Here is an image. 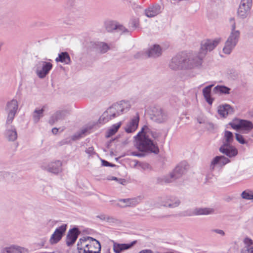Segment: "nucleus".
<instances>
[{"label": "nucleus", "instance_id": "f257e3e1", "mask_svg": "<svg viewBox=\"0 0 253 253\" xmlns=\"http://www.w3.org/2000/svg\"><path fill=\"white\" fill-rule=\"evenodd\" d=\"M135 147L142 152H150L155 154L159 153V149L156 142L152 141L144 132L140 131L135 136Z\"/></svg>", "mask_w": 253, "mask_h": 253}, {"label": "nucleus", "instance_id": "f03ea898", "mask_svg": "<svg viewBox=\"0 0 253 253\" xmlns=\"http://www.w3.org/2000/svg\"><path fill=\"white\" fill-rule=\"evenodd\" d=\"M131 107L129 101L122 100L119 103L114 104L103 113L100 118V121L108 122L119 115L127 112Z\"/></svg>", "mask_w": 253, "mask_h": 253}, {"label": "nucleus", "instance_id": "7ed1b4c3", "mask_svg": "<svg viewBox=\"0 0 253 253\" xmlns=\"http://www.w3.org/2000/svg\"><path fill=\"white\" fill-rule=\"evenodd\" d=\"M232 23L231 32L226 40L225 45L223 48V51L225 54H229L237 44L240 38V33L239 30H236V25L233 18L230 19Z\"/></svg>", "mask_w": 253, "mask_h": 253}, {"label": "nucleus", "instance_id": "20e7f679", "mask_svg": "<svg viewBox=\"0 0 253 253\" xmlns=\"http://www.w3.org/2000/svg\"><path fill=\"white\" fill-rule=\"evenodd\" d=\"M183 69H191L202 64V57L193 53H181Z\"/></svg>", "mask_w": 253, "mask_h": 253}, {"label": "nucleus", "instance_id": "39448f33", "mask_svg": "<svg viewBox=\"0 0 253 253\" xmlns=\"http://www.w3.org/2000/svg\"><path fill=\"white\" fill-rule=\"evenodd\" d=\"M149 115L150 119L157 124H165L169 119L167 111L159 106H153L150 108Z\"/></svg>", "mask_w": 253, "mask_h": 253}, {"label": "nucleus", "instance_id": "423d86ee", "mask_svg": "<svg viewBox=\"0 0 253 253\" xmlns=\"http://www.w3.org/2000/svg\"><path fill=\"white\" fill-rule=\"evenodd\" d=\"M189 168V166L185 162L180 163L173 170V171L168 176L163 178V181L165 183H170L174 180L180 177L185 173Z\"/></svg>", "mask_w": 253, "mask_h": 253}, {"label": "nucleus", "instance_id": "0eeeda50", "mask_svg": "<svg viewBox=\"0 0 253 253\" xmlns=\"http://www.w3.org/2000/svg\"><path fill=\"white\" fill-rule=\"evenodd\" d=\"M34 68L38 77L43 79L52 68V64L50 62L40 61L36 63Z\"/></svg>", "mask_w": 253, "mask_h": 253}, {"label": "nucleus", "instance_id": "6e6552de", "mask_svg": "<svg viewBox=\"0 0 253 253\" xmlns=\"http://www.w3.org/2000/svg\"><path fill=\"white\" fill-rule=\"evenodd\" d=\"M220 40L216 39L214 40H207L202 42L201 48L198 54L202 59L205 57L207 52L213 50L219 43Z\"/></svg>", "mask_w": 253, "mask_h": 253}, {"label": "nucleus", "instance_id": "1a4fd4ad", "mask_svg": "<svg viewBox=\"0 0 253 253\" xmlns=\"http://www.w3.org/2000/svg\"><path fill=\"white\" fill-rule=\"evenodd\" d=\"M67 229V225L63 224L57 228L50 239V243L53 245L57 243L62 238Z\"/></svg>", "mask_w": 253, "mask_h": 253}, {"label": "nucleus", "instance_id": "9d476101", "mask_svg": "<svg viewBox=\"0 0 253 253\" xmlns=\"http://www.w3.org/2000/svg\"><path fill=\"white\" fill-rule=\"evenodd\" d=\"M252 5V0H242L238 10V16L242 18L246 17L247 13Z\"/></svg>", "mask_w": 253, "mask_h": 253}, {"label": "nucleus", "instance_id": "9b49d317", "mask_svg": "<svg viewBox=\"0 0 253 253\" xmlns=\"http://www.w3.org/2000/svg\"><path fill=\"white\" fill-rule=\"evenodd\" d=\"M80 233V231L77 227L70 229L66 236L67 245L69 247L72 246L75 243Z\"/></svg>", "mask_w": 253, "mask_h": 253}, {"label": "nucleus", "instance_id": "f8f14e48", "mask_svg": "<svg viewBox=\"0 0 253 253\" xmlns=\"http://www.w3.org/2000/svg\"><path fill=\"white\" fill-rule=\"evenodd\" d=\"M62 163L60 161L51 162L48 165H43L42 168L48 171L57 174L61 171Z\"/></svg>", "mask_w": 253, "mask_h": 253}, {"label": "nucleus", "instance_id": "ddd939ff", "mask_svg": "<svg viewBox=\"0 0 253 253\" xmlns=\"http://www.w3.org/2000/svg\"><path fill=\"white\" fill-rule=\"evenodd\" d=\"M219 151L230 158L235 157L238 154V150L232 145H222L219 148Z\"/></svg>", "mask_w": 253, "mask_h": 253}, {"label": "nucleus", "instance_id": "4468645a", "mask_svg": "<svg viewBox=\"0 0 253 253\" xmlns=\"http://www.w3.org/2000/svg\"><path fill=\"white\" fill-rule=\"evenodd\" d=\"M85 246V249H84L83 253H100L101 246L99 241L86 243Z\"/></svg>", "mask_w": 253, "mask_h": 253}, {"label": "nucleus", "instance_id": "2eb2a0df", "mask_svg": "<svg viewBox=\"0 0 253 253\" xmlns=\"http://www.w3.org/2000/svg\"><path fill=\"white\" fill-rule=\"evenodd\" d=\"M214 210L212 208H195L190 210L189 215H206L213 214Z\"/></svg>", "mask_w": 253, "mask_h": 253}, {"label": "nucleus", "instance_id": "dca6fc26", "mask_svg": "<svg viewBox=\"0 0 253 253\" xmlns=\"http://www.w3.org/2000/svg\"><path fill=\"white\" fill-rule=\"evenodd\" d=\"M139 121V116L138 113H136L127 124L125 127V130L127 133L134 132L138 127Z\"/></svg>", "mask_w": 253, "mask_h": 253}, {"label": "nucleus", "instance_id": "f3484780", "mask_svg": "<svg viewBox=\"0 0 253 253\" xmlns=\"http://www.w3.org/2000/svg\"><path fill=\"white\" fill-rule=\"evenodd\" d=\"M181 54H179L173 57L169 63V67L173 70L182 69Z\"/></svg>", "mask_w": 253, "mask_h": 253}, {"label": "nucleus", "instance_id": "a211bd4d", "mask_svg": "<svg viewBox=\"0 0 253 253\" xmlns=\"http://www.w3.org/2000/svg\"><path fill=\"white\" fill-rule=\"evenodd\" d=\"M4 136L9 141H14L16 140L17 133L14 126H6Z\"/></svg>", "mask_w": 253, "mask_h": 253}, {"label": "nucleus", "instance_id": "6ab92c4d", "mask_svg": "<svg viewBox=\"0 0 253 253\" xmlns=\"http://www.w3.org/2000/svg\"><path fill=\"white\" fill-rule=\"evenodd\" d=\"M230 160L223 156H216L211 162L210 169H214L215 166H222L228 163Z\"/></svg>", "mask_w": 253, "mask_h": 253}, {"label": "nucleus", "instance_id": "aec40b11", "mask_svg": "<svg viewBox=\"0 0 253 253\" xmlns=\"http://www.w3.org/2000/svg\"><path fill=\"white\" fill-rule=\"evenodd\" d=\"M136 243V241H133L129 244H119L114 243L113 250L115 253H121L122 251L131 248Z\"/></svg>", "mask_w": 253, "mask_h": 253}, {"label": "nucleus", "instance_id": "412c9836", "mask_svg": "<svg viewBox=\"0 0 253 253\" xmlns=\"http://www.w3.org/2000/svg\"><path fill=\"white\" fill-rule=\"evenodd\" d=\"M161 6L158 4L149 7L145 10V15L149 17H154L161 13Z\"/></svg>", "mask_w": 253, "mask_h": 253}, {"label": "nucleus", "instance_id": "4be33fe9", "mask_svg": "<svg viewBox=\"0 0 253 253\" xmlns=\"http://www.w3.org/2000/svg\"><path fill=\"white\" fill-rule=\"evenodd\" d=\"M146 54L149 57H158L162 54V49L159 45L154 44L146 51Z\"/></svg>", "mask_w": 253, "mask_h": 253}, {"label": "nucleus", "instance_id": "5701e85b", "mask_svg": "<svg viewBox=\"0 0 253 253\" xmlns=\"http://www.w3.org/2000/svg\"><path fill=\"white\" fill-rule=\"evenodd\" d=\"M233 109L229 104L219 106L218 108V114L222 117H226L229 114H232Z\"/></svg>", "mask_w": 253, "mask_h": 253}, {"label": "nucleus", "instance_id": "b1692460", "mask_svg": "<svg viewBox=\"0 0 253 253\" xmlns=\"http://www.w3.org/2000/svg\"><path fill=\"white\" fill-rule=\"evenodd\" d=\"M68 114L69 112L67 110L57 111L52 116L49 122L50 123L53 124L59 120H63Z\"/></svg>", "mask_w": 253, "mask_h": 253}, {"label": "nucleus", "instance_id": "393cba45", "mask_svg": "<svg viewBox=\"0 0 253 253\" xmlns=\"http://www.w3.org/2000/svg\"><path fill=\"white\" fill-rule=\"evenodd\" d=\"M253 128V124L252 122L242 119L239 130L242 131L244 133H248Z\"/></svg>", "mask_w": 253, "mask_h": 253}, {"label": "nucleus", "instance_id": "a878e982", "mask_svg": "<svg viewBox=\"0 0 253 253\" xmlns=\"http://www.w3.org/2000/svg\"><path fill=\"white\" fill-rule=\"evenodd\" d=\"M142 132H144L149 138H150V136H151L154 139L155 141H158L159 138L161 136V133L152 130L147 126H144L142 128Z\"/></svg>", "mask_w": 253, "mask_h": 253}, {"label": "nucleus", "instance_id": "bb28decb", "mask_svg": "<svg viewBox=\"0 0 253 253\" xmlns=\"http://www.w3.org/2000/svg\"><path fill=\"white\" fill-rule=\"evenodd\" d=\"M57 62L63 63L65 64H70L71 60L69 54L67 52H62L58 54L55 59Z\"/></svg>", "mask_w": 253, "mask_h": 253}, {"label": "nucleus", "instance_id": "cd10ccee", "mask_svg": "<svg viewBox=\"0 0 253 253\" xmlns=\"http://www.w3.org/2000/svg\"><path fill=\"white\" fill-rule=\"evenodd\" d=\"M18 104L17 101L15 99H12L7 103L6 107V112H12L16 114L18 109Z\"/></svg>", "mask_w": 253, "mask_h": 253}, {"label": "nucleus", "instance_id": "c85d7f7f", "mask_svg": "<svg viewBox=\"0 0 253 253\" xmlns=\"http://www.w3.org/2000/svg\"><path fill=\"white\" fill-rule=\"evenodd\" d=\"M141 201V197H138L130 199H120L119 201L125 204V206H134L137 205Z\"/></svg>", "mask_w": 253, "mask_h": 253}, {"label": "nucleus", "instance_id": "c756f323", "mask_svg": "<svg viewBox=\"0 0 253 253\" xmlns=\"http://www.w3.org/2000/svg\"><path fill=\"white\" fill-rule=\"evenodd\" d=\"M233 141L234 135L233 133L231 131L225 130L224 132L222 145H232L231 144Z\"/></svg>", "mask_w": 253, "mask_h": 253}, {"label": "nucleus", "instance_id": "7c9ffc66", "mask_svg": "<svg viewBox=\"0 0 253 253\" xmlns=\"http://www.w3.org/2000/svg\"><path fill=\"white\" fill-rule=\"evenodd\" d=\"M212 84L208 85L203 89V94L206 101L211 105L213 101V99L211 96V88Z\"/></svg>", "mask_w": 253, "mask_h": 253}, {"label": "nucleus", "instance_id": "2f4dec72", "mask_svg": "<svg viewBox=\"0 0 253 253\" xmlns=\"http://www.w3.org/2000/svg\"><path fill=\"white\" fill-rule=\"evenodd\" d=\"M230 88L224 85H216L213 88L215 93L228 94L230 93Z\"/></svg>", "mask_w": 253, "mask_h": 253}, {"label": "nucleus", "instance_id": "473e14b6", "mask_svg": "<svg viewBox=\"0 0 253 253\" xmlns=\"http://www.w3.org/2000/svg\"><path fill=\"white\" fill-rule=\"evenodd\" d=\"M22 248H15L14 246H12L2 249L0 253H22Z\"/></svg>", "mask_w": 253, "mask_h": 253}, {"label": "nucleus", "instance_id": "72a5a7b5", "mask_svg": "<svg viewBox=\"0 0 253 253\" xmlns=\"http://www.w3.org/2000/svg\"><path fill=\"white\" fill-rule=\"evenodd\" d=\"M44 107H43L42 108L40 109H36L35 110V111L33 112V121L35 123H38L40 119L43 117V112H44Z\"/></svg>", "mask_w": 253, "mask_h": 253}, {"label": "nucleus", "instance_id": "f704fd0d", "mask_svg": "<svg viewBox=\"0 0 253 253\" xmlns=\"http://www.w3.org/2000/svg\"><path fill=\"white\" fill-rule=\"evenodd\" d=\"M180 201L176 199L174 202H169V201H165L162 200L161 206L164 207H168L170 208H174L178 207L180 204Z\"/></svg>", "mask_w": 253, "mask_h": 253}, {"label": "nucleus", "instance_id": "c9c22d12", "mask_svg": "<svg viewBox=\"0 0 253 253\" xmlns=\"http://www.w3.org/2000/svg\"><path fill=\"white\" fill-rule=\"evenodd\" d=\"M96 48L101 53H105L109 49L108 45L103 42H97L96 43Z\"/></svg>", "mask_w": 253, "mask_h": 253}, {"label": "nucleus", "instance_id": "e433bc0d", "mask_svg": "<svg viewBox=\"0 0 253 253\" xmlns=\"http://www.w3.org/2000/svg\"><path fill=\"white\" fill-rule=\"evenodd\" d=\"M87 131V128H84L81 129L80 131L77 132L72 136V139L74 141L79 139L83 137Z\"/></svg>", "mask_w": 253, "mask_h": 253}, {"label": "nucleus", "instance_id": "4c0bfd02", "mask_svg": "<svg viewBox=\"0 0 253 253\" xmlns=\"http://www.w3.org/2000/svg\"><path fill=\"white\" fill-rule=\"evenodd\" d=\"M242 119H235L232 122L229 123V125L231 126L232 128L238 130L240 129Z\"/></svg>", "mask_w": 253, "mask_h": 253}, {"label": "nucleus", "instance_id": "58836bf2", "mask_svg": "<svg viewBox=\"0 0 253 253\" xmlns=\"http://www.w3.org/2000/svg\"><path fill=\"white\" fill-rule=\"evenodd\" d=\"M121 124H117L112 126L108 130V134L106 135L107 137H109L114 135L120 127Z\"/></svg>", "mask_w": 253, "mask_h": 253}, {"label": "nucleus", "instance_id": "ea45409f", "mask_svg": "<svg viewBox=\"0 0 253 253\" xmlns=\"http://www.w3.org/2000/svg\"><path fill=\"white\" fill-rule=\"evenodd\" d=\"M241 196L242 198L247 200L253 199V192L249 190H245L242 193Z\"/></svg>", "mask_w": 253, "mask_h": 253}, {"label": "nucleus", "instance_id": "a19ab883", "mask_svg": "<svg viewBox=\"0 0 253 253\" xmlns=\"http://www.w3.org/2000/svg\"><path fill=\"white\" fill-rule=\"evenodd\" d=\"M85 241L81 240V239L79 240L77 243V250L79 253H83L84 249H85Z\"/></svg>", "mask_w": 253, "mask_h": 253}, {"label": "nucleus", "instance_id": "79ce46f5", "mask_svg": "<svg viewBox=\"0 0 253 253\" xmlns=\"http://www.w3.org/2000/svg\"><path fill=\"white\" fill-rule=\"evenodd\" d=\"M106 29L108 32H112L117 28V25L112 21H108L105 23Z\"/></svg>", "mask_w": 253, "mask_h": 253}, {"label": "nucleus", "instance_id": "37998d69", "mask_svg": "<svg viewBox=\"0 0 253 253\" xmlns=\"http://www.w3.org/2000/svg\"><path fill=\"white\" fill-rule=\"evenodd\" d=\"M95 220H113L114 218L112 216H110L108 215L101 213L97 216H96Z\"/></svg>", "mask_w": 253, "mask_h": 253}, {"label": "nucleus", "instance_id": "c03bdc74", "mask_svg": "<svg viewBox=\"0 0 253 253\" xmlns=\"http://www.w3.org/2000/svg\"><path fill=\"white\" fill-rule=\"evenodd\" d=\"M7 117L6 121V126H9L13 122L16 114L13 113L7 112Z\"/></svg>", "mask_w": 253, "mask_h": 253}, {"label": "nucleus", "instance_id": "a18cd8bd", "mask_svg": "<svg viewBox=\"0 0 253 253\" xmlns=\"http://www.w3.org/2000/svg\"><path fill=\"white\" fill-rule=\"evenodd\" d=\"M235 138L237 141L241 144H247L248 141L246 140L243 136L239 133H235Z\"/></svg>", "mask_w": 253, "mask_h": 253}, {"label": "nucleus", "instance_id": "49530a36", "mask_svg": "<svg viewBox=\"0 0 253 253\" xmlns=\"http://www.w3.org/2000/svg\"><path fill=\"white\" fill-rule=\"evenodd\" d=\"M115 30L118 32H121V33L128 32L127 29L122 25H117V28Z\"/></svg>", "mask_w": 253, "mask_h": 253}, {"label": "nucleus", "instance_id": "de8ad7c7", "mask_svg": "<svg viewBox=\"0 0 253 253\" xmlns=\"http://www.w3.org/2000/svg\"><path fill=\"white\" fill-rule=\"evenodd\" d=\"M81 240L84 241L86 243H87V241L88 240H90L91 241V242L96 243V241H98V240H96L95 239L91 237H83V238H81Z\"/></svg>", "mask_w": 253, "mask_h": 253}, {"label": "nucleus", "instance_id": "09e8293b", "mask_svg": "<svg viewBox=\"0 0 253 253\" xmlns=\"http://www.w3.org/2000/svg\"><path fill=\"white\" fill-rule=\"evenodd\" d=\"M245 243L248 245V247L247 248V249H248V248L252 247L251 245L253 244V241L252 239L246 238L245 239Z\"/></svg>", "mask_w": 253, "mask_h": 253}, {"label": "nucleus", "instance_id": "8fccbe9b", "mask_svg": "<svg viewBox=\"0 0 253 253\" xmlns=\"http://www.w3.org/2000/svg\"><path fill=\"white\" fill-rule=\"evenodd\" d=\"M85 152L88 154L89 156H91L95 153L94 148L92 147H90L86 149Z\"/></svg>", "mask_w": 253, "mask_h": 253}, {"label": "nucleus", "instance_id": "3c124183", "mask_svg": "<svg viewBox=\"0 0 253 253\" xmlns=\"http://www.w3.org/2000/svg\"><path fill=\"white\" fill-rule=\"evenodd\" d=\"M130 155L132 156H137L138 157H142L144 156V155L143 153L138 152H131L130 153Z\"/></svg>", "mask_w": 253, "mask_h": 253}, {"label": "nucleus", "instance_id": "603ef678", "mask_svg": "<svg viewBox=\"0 0 253 253\" xmlns=\"http://www.w3.org/2000/svg\"><path fill=\"white\" fill-rule=\"evenodd\" d=\"M241 253H253V247L248 248L246 250H243Z\"/></svg>", "mask_w": 253, "mask_h": 253}, {"label": "nucleus", "instance_id": "864d4df0", "mask_svg": "<svg viewBox=\"0 0 253 253\" xmlns=\"http://www.w3.org/2000/svg\"><path fill=\"white\" fill-rule=\"evenodd\" d=\"M102 162V166H105V167H107V166H113V165L111 164L110 163H109L108 162L105 161V160H102L101 161Z\"/></svg>", "mask_w": 253, "mask_h": 253}, {"label": "nucleus", "instance_id": "5fc2aeb1", "mask_svg": "<svg viewBox=\"0 0 253 253\" xmlns=\"http://www.w3.org/2000/svg\"><path fill=\"white\" fill-rule=\"evenodd\" d=\"M213 231L222 236H224L225 235L224 232L220 229H214Z\"/></svg>", "mask_w": 253, "mask_h": 253}, {"label": "nucleus", "instance_id": "6e6d98bb", "mask_svg": "<svg viewBox=\"0 0 253 253\" xmlns=\"http://www.w3.org/2000/svg\"><path fill=\"white\" fill-rule=\"evenodd\" d=\"M138 253H153V252L149 249L143 250Z\"/></svg>", "mask_w": 253, "mask_h": 253}, {"label": "nucleus", "instance_id": "4d7b16f0", "mask_svg": "<svg viewBox=\"0 0 253 253\" xmlns=\"http://www.w3.org/2000/svg\"><path fill=\"white\" fill-rule=\"evenodd\" d=\"M12 174H11V173H8V172H5V173H3V176L6 179H8L9 177L10 176H12Z\"/></svg>", "mask_w": 253, "mask_h": 253}, {"label": "nucleus", "instance_id": "13d9d810", "mask_svg": "<svg viewBox=\"0 0 253 253\" xmlns=\"http://www.w3.org/2000/svg\"><path fill=\"white\" fill-rule=\"evenodd\" d=\"M119 183L122 184V185H125L126 183V180L125 179H119L118 180Z\"/></svg>", "mask_w": 253, "mask_h": 253}, {"label": "nucleus", "instance_id": "bf43d9fd", "mask_svg": "<svg viewBox=\"0 0 253 253\" xmlns=\"http://www.w3.org/2000/svg\"><path fill=\"white\" fill-rule=\"evenodd\" d=\"M58 131V129L56 127H54L52 129V132L53 134H56Z\"/></svg>", "mask_w": 253, "mask_h": 253}, {"label": "nucleus", "instance_id": "052dcab7", "mask_svg": "<svg viewBox=\"0 0 253 253\" xmlns=\"http://www.w3.org/2000/svg\"><path fill=\"white\" fill-rule=\"evenodd\" d=\"M67 143V141H65V140H63V141H61V142H60L59 143V144L60 146H62L63 145H64L65 144Z\"/></svg>", "mask_w": 253, "mask_h": 253}, {"label": "nucleus", "instance_id": "680f3d73", "mask_svg": "<svg viewBox=\"0 0 253 253\" xmlns=\"http://www.w3.org/2000/svg\"><path fill=\"white\" fill-rule=\"evenodd\" d=\"M51 188L49 186H46L45 187V190H51ZM45 192L47 194V191H46Z\"/></svg>", "mask_w": 253, "mask_h": 253}, {"label": "nucleus", "instance_id": "e2e57ef3", "mask_svg": "<svg viewBox=\"0 0 253 253\" xmlns=\"http://www.w3.org/2000/svg\"><path fill=\"white\" fill-rule=\"evenodd\" d=\"M135 57L136 58H139L141 57V54L140 53H138L136 55Z\"/></svg>", "mask_w": 253, "mask_h": 253}, {"label": "nucleus", "instance_id": "0e129e2a", "mask_svg": "<svg viewBox=\"0 0 253 253\" xmlns=\"http://www.w3.org/2000/svg\"><path fill=\"white\" fill-rule=\"evenodd\" d=\"M111 180H117V181H118V179H117V177H114V176H113V177H112Z\"/></svg>", "mask_w": 253, "mask_h": 253}, {"label": "nucleus", "instance_id": "69168bd1", "mask_svg": "<svg viewBox=\"0 0 253 253\" xmlns=\"http://www.w3.org/2000/svg\"><path fill=\"white\" fill-rule=\"evenodd\" d=\"M138 25V23L136 21H135L134 23V26L135 27H137Z\"/></svg>", "mask_w": 253, "mask_h": 253}]
</instances>
